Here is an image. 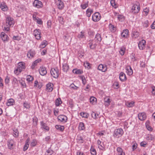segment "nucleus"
I'll return each instance as SVG.
<instances>
[{"label": "nucleus", "instance_id": "24", "mask_svg": "<svg viewBox=\"0 0 155 155\" xmlns=\"http://www.w3.org/2000/svg\"><path fill=\"white\" fill-rule=\"evenodd\" d=\"M129 31L127 29L124 30L121 33V36L124 38H127L128 36Z\"/></svg>", "mask_w": 155, "mask_h": 155}, {"label": "nucleus", "instance_id": "31", "mask_svg": "<svg viewBox=\"0 0 155 155\" xmlns=\"http://www.w3.org/2000/svg\"><path fill=\"white\" fill-rule=\"evenodd\" d=\"M97 143L98 145V148L100 150H103L104 149V147L101 144V142L99 140H97Z\"/></svg>", "mask_w": 155, "mask_h": 155}, {"label": "nucleus", "instance_id": "43", "mask_svg": "<svg viewBox=\"0 0 155 155\" xmlns=\"http://www.w3.org/2000/svg\"><path fill=\"white\" fill-rule=\"evenodd\" d=\"M12 83L14 85V86H18V81L15 77H13L12 78Z\"/></svg>", "mask_w": 155, "mask_h": 155}, {"label": "nucleus", "instance_id": "6", "mask_svg": "<svg viewBox=\"0 0 155 155\" xmlns=\"http://www.w3.org/2000/svg\"><path fill=\"white\" fill-rule=\"evenodd\" d=\"M101 18V15L98 12H96L93 14L92 16V20L94 22L99 21Z\"/></svg>", "mask_w": 155, "mask_h": 155}, {"label": "nucleus", "instance_id": "30", "mask_svg": "<svg viewBox=\"0 0 155 155\" xmlns=\"http://www.w3.org/2000/svg\"><path fill=\"white\" fill-rule=\"evenodd\" d=\"M101 38L100 35L99 34L97 33L96 35L95 38L93 40L97 41V43H98L101 41Z\"/></svg>", "mask_w": 155, "mask_h": 155}, {"label": "nucleus", "instance_id": "15", "mask_svg": "<svg viewBox=\"0 0 155 155\" xmlns=\"http://www.w3.org/2000/svg\"><path fill=\"white\" fill-rule=\"evenodd\" d=\"M1 37L2 40L4 42H7L8 41V37L4 32H2L1 34Z\"/></svg>", "mask_w": 155, "mask_h": 155}, {"label": "nucleus", "instance_id": "51", "mask_svg": "<svg viewBox=\"0 0 155 155\" xmlns=\"http://www.w3.org/2000/svg\"><path fill=\"white\" fill-rule=\"evenodd\" d=\"M91 153L92 155H96L97 153L95 149L91 146L90 149Z\"/></svg>", "mask_w": 155, "mask_h": 155}, {"label": "nucleus", "instance_id": "48", "mask_svg": "<svg viewBox=\"0 0 155 155\" xmlns=\"http://www.w3.org/2000/svg\"><path fill=\"white\" fill-rule=\"evenodd\" d=\"M21 71V70L19 69L17 67V68L15 69L14 71V73L15 74L17 75L20 73Z\"/></svg>", "mask_w": 155, "mask_h": 155}, {"label": "nucleus", "instance_id": "10", "mask_svg": "<svg viewBox=\"0 0 155 155\" xmlns=\"http://www.w3.org/2000/svg\"><path fill=\"white\" fill-rule=\"evenodd\" d=\"M58 119L59 122L65 123L67 121V117L64 115H60L58 117Z\"/></svg>", "mask_w": 155, "mask_h": 155}, {"label": "nucleus", "instance_id": "52", "mask_svg": "<svg viewBox=\"0 0 155 155\" xmlns=\"http://www.w3.org/2000/svg\"><path fill=\"white\" fill-rule=\"evenodd\" d=\"M37 141L35 139H33L30 143V145L31 147H34L37 144Z\"/></svg>", "mask_w": 155, "mask_h": 155}, {"label": "nucleus", "instance_id": "39", "mask_svg": "<svg viewBox=\"0 0 155 155\" xmlns=\"http://www.w3.org/2000/svg\"><path fill=\"white\" fill-rule=\"evenodd\" d=\"M34 86V87H35L38 88L40 89L42 85L41 84L38 83V81L36 80L35 81Z\"/></svg>", "mask_w": 155, "mask_h": 155}, {"label": "nucleus", "instance_id": "16", "mask_svg": "<svg viewBox=\"0 0 155 155\" xmlns=\"http://www.w3.org/2000/svg\"><path fill=\"white\" fill-rule=\"evenodd\" d=\"M39 71L40 74L42 76L46 75L47 73L46 68L45 67H40L39 69Z\"/></svg>", "mask_w": 155, "mask_h": 155}, {"label": "nucleus", "instance_id": "22", "mask_svg": "<svg viewBox=\"0 0 155 155\" xmlns=\"http://www.w3.org/2000/svg\"><path fill=\"white\" fill-rule=\"evenodd\" d=\"M0 8L4 11H5L8 10V8L6 3L4 2H2L0 4Z\"/></svg>", "mask_w": 155, "mask_h": 155}, {"label": "nucleus", "instance_id": "12", "mask_svg": "<svg viewBox=\"0 0 155 155\" xmlns=\"http://www.w3.org/2000/svg\"><path fill=\"white\" fill-rule=\"evenodd\" d=\"M146 43V41L144 40H142L140 41L138 44V47L140 50H142L145 48Z\"/></svg>", "mask_w": 155, "mask_h": 155}, {"label": "nucleus", "instance_id": "23", "mask_svg": "<svg viewBox=\"0 0 155 155\" xmlns=\"http://www.w3.org/2000/svg\"><path fill=\"white\" fill-rule=\"evenodd\" d=\"M19 69L21 70V71L25 68V64L23 62H20L18 63V66Z\"/></svg>", "mask_w": 155, "mask_h": 155}, {"label": "nucleus", "instance_id": "5", "mask_svg": "<svg viewBox=\"0 0 155 155\" xmlns=\"http://www.w3.org/2000/svg\"><path fill=\"white\" fill-rule=\"evenodd\" d=\"M97 42L93 39L89 40L88 42V46L91 49H95L97 46Z\"/></svg>", "mask_w": 155, "mask_h": 155}, {"label": "nucleus", "instance_id": "57", "mask_svg": "<svg viewBox=\"0 0 155 155\" xmlns=\"http://www.w3.org/2000/svg\"><path fill=\"white\" fill-rule=\"evenodd\" d=\"M117 18L118 19L121 21H123L125 20L124 17L123 15H119Z\"/></svg>", "mask_w": 155, "mask_h": 155}, {"label": "nucleus", "instance_id": "2", "mask_svg": "<svg viewBox=\"0 0 155 155\" xmlns=\"http://www.w3.org/2000/svg\"><path fill=\"white\" fill-rule=\"evenodd\" d=\"M50 73L51 76L55 78H58L60 74L58 69L57 68H51Z\"/></svg>", "mask_w": 155, "mask_h": 155}, {"label": "nucleus", "instance_id": "44", "mask_svg": "<svg viewBox=\"0 0 155 155\" xmlns=\"http://www.w3.org/2000/svg\"><path fill=\"white\" fill-rule=\"evenodd\" d=\"M154 139V137L151 134H147L146 137V139L149 141H151Z\"/></svg>", "mask_w": 155, "mask_h": 155}, {"label": "nucleus", "instance_id": "36", "mask_svg": "<svg viewBox=\"0 0 155 155\" xmlns=\"http://www.w3.org/2000/svg\"><path fill=\"white\" fill-rule=\"evenodd\" d=\"M139 36V33L138 32L135 31H133L132 35V37L133 38H137Z\"/></svg>", "mask_w": 155, "mask_h": 155}, {"label": "nucleus", "instance_id": "11", "mask_svg": "<svg viewBox=\"0 0 155 155\" xmlns=\"http://www.w3.org/2000/svg\"><path fill=\"white\" fill-rule=\"evenodd\" d=\"M35 54L36 52L34 50L31 49L28 51L27 56L28 58H32L34 57Z\"/></svg>", "mask_w": 155, "mask_h": 155}, {"label": "nucleus", "instance_id": "62", "mask_svg": "<svg viewBox=\"0 0 155 155\" xmlns=\"http://www.w3.org/2000/svg\"><path fill=\"white\" fill-rule=\"evenodd\" d=\"M58 19L60 23L62 24L63 23L64 19L61 16H59L58 17Z\"/></svg>", "mask_w": 155, "mask_h": 155}, {"label": "nucleus", "instance_id": "53", "mask_svg": "<svg viewBox=\"0 0 155 155\" xmlns=\"http://www.w3.org/2000/svg\"><path fill=\"white\" fill-rule=\"evenodd\" d=\"M34 80L33 77L30 76V75H28L27 77V81L28 82H31L33 81Z\"/></svg>", "mask_w": 155, "mask_h": 155}, {"label": "nucleus", "instance_id": "45", "mask_svg": "<svg viewBox=\"0 0 155 155\" xmlns=\"http://www.w3.org/2000/svg\"><path fill=\"white\" fill-rule=\"evenodd\" d=\"M23 106L24 108L26 109H29L30 107V105L28 102L25 101L23 103Z\"/></svg>", "mask_w": 155, "mask_h": 155}, {"label": "nucleus", "instance_id": "8", "mask_svg": "<svg viewBox=\"0 0 155 155\" xmlns=\"http://www.w3.org/2000/svg\"><path fill=\"white\" fill-rule=\"evenodd\" d=\"M14 143L15 142L13 140H8L7 141V145L8 148L11 150L13 149Z\"/></svg>", "mask_w": 155, "mask_h": 155}, {"label": "nucleus", "instance_id": "4", "mask_svg": "<svg viewBox=\"0 0 155 155\" xmlns=\"http://www.w3.org/2000/svg\"><path fill=\"white\" fill-rule=\"evenodd\" d=\"M140 5L138 3L134 4L132 7L130 11V12L133 14L138 13L140 10Z\"/></svg>", "mask_w": 155, "mask_h": 155}, {"label": "nucleus", "instance_id": "37", "mask_svg": "<svg viewBox=\"0 0 155 155\" xmlns=\"http://www.w3.org/2000/svg\"><path fill=\"white\" fill-rule=\"evenodd\" d=\"M78 128L81 130H84L85 128L84 124L83 122H80L79 123Z\"/></svg>", "mask_w": 155, "mask_h": 155}, {"label": "nucleus", "instance_id": "1", "mask_svg": "<svg viewBox=\"0 0 155 155\" xmlns=\"http://www.w3.org/2000/svg\"><path fill=\"white\" fill-rule=\"evenodd\" d=\"M6 25L4 27L5 30L8 31L9 30V27L14 24L13 19L10 16L8 17L6 20Z\"/></svg>", "mask_w": 155, "mask_h": 155}, {"label": "nucleus", "instance_id": "26", "mask_svg": "<svg viewBox=\"0 0 155 155\" xmlns=\"http://www.w3.org/2000/svg\"><path fill=\"white\" fill-rule=\"evenodd\" d=\"M104 101L105 106H107L110 105L111 102V100L108 97H106L104 99Z\"/></svg>", "mask_w": 155, "mask_h": 155}, {"label": "nucleus", "instance_id": "55", "mask_svg": "<svg viewBox=\"0 0 155 155\" xmlns=\"http://www.w3.org/2000/svg\"><path fill=\"white\" fill-rule=\"evenodd\" d=\"M96 99L94 97H91L90 99V102L92 104H94L95 102Z\"/></svg>", "mask_w": 155, "mask_h": 155}, {"label": "nucleus", "instance_id": "64", "mask_svg": "<svg viewBox=\"0 0 155 155\" xmlns=\"http://www.w3.org/2000/svg\"><path fill=\"white\" fill-rule=\"evenodd\" d=\"M46 151L48 153V155H51L53 152V151L52 150L49 149L47 150Z\"/></svg>", "mask_w": 155, "mask_h": 155}, {"label": "nucleus", "instance_id": "54", "mask_svg": "<svg viewBox=\"0 0 155 155\" xmlns=\"http://www.w3.org/2000/svg\"><path fill=\"white\" fill-rule=\"evenodd\" d=\"M110 2L111 5L113 7L115 8H116L117 7V5L115 3V1L114 0H111Z\"/></svg>", "mask_w": 155, "mask_h": 155}, {"label": "nucleus", "instance_id": "61", "mask_svg": "<svg viewBox=\"0 0 155 155\" xmlns=\"http://www.w3.org/2000/svg\"><path fill=\"white\" fill-rule=\"evenodd\" d=\"M147 144V143L146 141H142L140 143V145L141 147H146V145Z\"/></svg>", "mask_w": 155, "mask_h": 155}, {"label": "nucleus", "instance_id": "21", "mask_svg": "<svg viewBox=\"0 0 155 155\" xmlns=\"http://www.w3.org/2000/svg\"><path fill=\"white\" fill-rule=\"evenodd\" d=\"M53 84L51 83H48L46 85V90L48 92H51L53 90Z\"/></svg>", "mask_w": 155, "mask_h": 155}, {"label": "nucleus", "instance_id": "17", "mask_svg": "<svg viewBox=\"0 0 155 155\" xmlns=\"http://www.w3.org/2000/svg\"><path fill=\"white\" fill-rule=\"evenodd\" d=\"M32 17L33 20L36 21L38 24L39 25H41L42 24L43 22L38 17H37L36 15L33 14L32 16Z\"/></svg>", "mask_w": 155, "mask_h": 155}, {"label": "nucleus", "instance_id": "28", "mask_svg": "<svg viewBox=\"0 0 155 155\" xmlns=\"http://www.w3.org/2000/svg\"><path fill=\"white\" fill-rule=\"evenodd\" d=\"M89 2H83L81 5V7L82 9H85L88 6Z\"/></svg>", "mask_w": 155, "mask_h": 155}, {"label": "nucleus", "instance_id": "58", "mask_svg": "<svg viewBox=\"0 0 155 155\" xmlns=\"http://www.w3.org/2000/svg\"><path fill=\"white\" fill-rule=\"evenodd\" d=\"M143 12L145 13V14L144 15L145 16H147L148 15L149 12V8H146L143 10Z\"/></svg>", "mask_w": 155, "mask_h": 155}, {"label": "nucleus", "instance_id": "13", "mask_svg": "<svg viewBox=\"0 0 155 155\" xmlns=\"http://www.w3.org/2000/svg\"><path fill=\"white\" fill-rule=\"evenodd\" d=\"M33 4L34 6L37 8H40L42 6L41 2L38 0H35Z\"/></svg>", "mask_w": 155, "mask_h": 155}, {"label": "nucleus", "instance_id": "29", "mask_svg": "<svg viewBox=\"0 0 155 155\" xmlns=\"http://www.w3.org/2000/svg\"><path fill=\"white\" fill-rule=\"evenodd\" d=\"M15 103V101L12 98H10L8 99V101L6 104L8 106H10L13 105Z\"/></svg>", "mask_w": 155, "mask_h": 155}, {"label": "nucleus", "instance_id": "47", "mask_svg": "<svg viewBox=\"0 0 155 155\" xmlns=\"http://www.w3.org/2000/svg\"><path fill=\"white\" fill-rule=\"evenodd\" d=\"M62 101L60 98H58L55 100V104L56 106H58L59 105L61 104Z\"/></svg>", "mask_w": 155, "mask_h": 155}, {"label": "nucleus", "instance_id": "34", "mask_svg": "<svg viewBox=\"0 0 155 155\" xmlns=\"http://www.w3.org/2000/svg\"><path fill=\"white\" fill-rule=\"evenodd\" d=\"M134 103L135 102L134 101H131L130 102L127 101L126 102L125 104L128 107H131L134 106Z\"/></svg>", "mask_w": 155, "mask_h": 155}, {"label": "nucleus", "instance_id": "19", "mask_svg": "<svg viewBox=\"0 0 155 155\" xmlns=\"http://www.w3.org/2000/svg\"><path fill=\"white\" fill-rule=\"evenodd\" d=\"M126 72L127 74L130 76L133 74V70L130 66H128L126 67Z\"/></svg>", "mask_w": 155, "mask_h": 155}, {"label": "nucleus", "instance_id": "60", "mask_svg": "<svg viewBox=\"0 0 155 155\" xmlns=\"http://www.w3.org/2000/svg\"><path fill=\"white\" fill-rule=\"evenodd\" d=\"M151 93L153 96H155V87L153 85L151 86Z\"/></svg>", "mask_w": 155, "mask_h": 155}, {"label": "nucleus", "instance_id": "27", "mask_svg": "<svg viewBox=\"0 0 155 155\" xmlns=\"http://www.w3.org/2000/svg\"><path fill=\"white\" fill-rule=\"evenodd\" d=\"M93 12V10L91 8H88L87 9L86 11V16L89 17H90L91 14Z\"/></svg>", "mask_w": 155, "mask_h": 155}, {"label": "nucleus", "instance_id": "7", "mask_svg": "<svg viewBox=\"0 0 155 155\" xmlns=\"http://www.w3.org/2000/svg\"><path fill=\"white\" fill-rule=\"evenodd\" d=\"M41 31L40 29H35L34 31V35L36 38L40 40L41 37Z\"/></svg>", "mask_w": 155, "mask_h": 155}, {"label": "nucleus", "instance_id": "33", "mask_svg": "<svg viewBox=\"0 0 155 155\" xmlns=\"http://www.w3.org/2000/svg\"><path fill=\"white\" fill-rule=\"evenodd\" d=\"M118 155H125V153L123 149L120 147H118L117 149Z\"/></svg>", "mask_w": 155, "mask_h": 155}, {"label": "nucleus", "instance_id": "3", "mask_svg": "<svg viewBox=\"0 0 155 155\" xmlns=\"http://www.w3.org/2000/svg\"><path fill=\"white\" fill-rule=\"evenodd\" d=\"M124 133V132L122 128L116 129L114 131L113 136L114 137H121Z\"/></svg>", "mask_w": 155, "mask_h": 155}, {"label": "nucleus", "instance_id": "14", "mask_svg": "<svg viewBox=\"0 0 155 155\" xmlns=\"http://www.w3.org/2000/svg\"><path fill=\"white\" fill-rule=\"evenodd\" d=\"M56 3L59 9H62L64 7V4L61 0H56Z\"/></svg>", "mask_w": 155, "mask_h": 155}, {"label": "nucleus", "instance_id": "35", "mask_svg": "<svg viewBox=\"0 0 155 155\" xmlns=\"http://www.w3.org/2000/svg\"><path fill=\"white\" fill-rule=\"evenodd\" d=\"M109 28L110 31L112 32H115L116 30V27L111 24L109 25Z\"/></svg>", "mask_w": 155, "mask_h": 155}, {"label": "nucleus", "instance_id": "40", "mask_svg": "<svg viewBox=\"0 0 155 155\" xmlns=\"http://www.w3.org/2000/svg\"><path fill=\"white\" fill-rule=\"evenodd\" d=\"M47 42L46 40L43 41L41 45H40L39 47L41 48H43L47 45Z\"/></svg>", "mask_w": 155, "mask_h": 155}, {"label": "nucleus", "instance_id": "63", "mask_svg": "<svg viewBox=\"0 0 155 155\" xmlns=\"http://www.w3.org/2000/svg\"><path fill=\"white\" fill-rule=\"evenodd\" d=\"M84 32L82 31H81L80 34H79L78 35V37L79 38H83L84 36Z\"/></svg>", "mask_w": 155, "mask_h": 155}, {"label": "nucleus", "instance_id": "50", "mask_svg": "<svg viewBox=\"0 0 155 155\" xmlns=\"http://www.w3.org/2000/svg\"><path fill=\"white\" fill-rule=\"evenodd\" d=\"M69 68L68 65L66 64H64L63 65V70L64 72H67Z\"/></svg>", "mask_w": 155, "mask_h": 155}, {"label": "nucleus", "instance_id": "42", "mask_svg": "<svg viewBox=\"0 0 155 155\" xmlns=\"http://www.w3.org/2000/svg\"><path fill=\"white\" fill-rule=\"evenodd\" d=\"M13 136L15 137H17L19 136V132L18 130L15 128L13 130Z\"/></svg>", "mask_w": 155, "mask_h": 155}, {"label": "nucleus", "instance_id": "25", "mask_svg": "<svg viewBox=\"0 0 155 155\" xmlns=\"http://www.w3.org/2000/svg\"><path fill=\"white\" fill-rule=\"evenodd\" d=\"M41 128L46 130V131H48L49 130V127L47 126V125L44 123L43 121H41L40 122Z\"/></svg>", "mask_w": 155, "mask_h": 155}, {"label": "nucleus", "instance_id": "41", "mask_svg": "<svg viewBox=\"0 0 155 155\" xmlns=\"http://www.w3.org/2000/svg\"><path fill=\"white\" fill-rule=\"evenodd\" d=\"M55 128L59 130L63 131L64 130V127L63 126L60 125H56L55 126Z\"/></svg>", "mask_w": 155, "mask_h": 155}, {"label": "nucleus", "instance_id": "18", "mask_svg": "<svg viewBox=\"0 0 155 155\" xmlns=\"http://www.w3.org/2000/svg\"><path fill=\"white\" fill-rule=\"evenodd\" d=\"M138 116L139 119L141 121L145 120L147 117L146 115L144 112L139 113Z\"/></svg>", "mask_w": 155, "mask_h": 155}, {"label": "nucleus", "instance_id": "32", "mask_svg": "<svg viewBox=\"0 0 155 155\" xmlns=\"http://www.w3.org/2000/svg\"><path fill=\"white\" fill-rule=\"evenodd\" d=\"M41 61V59H38L35 61L33 63L32 66H31L32 69H34L35 68V67L37 65L38 63L40 62Z\"/></svg>", "mask_w": 155, "mask_h": 155}, {"label": "nucleus", "instance_id": "38", "mask_svg": "<svg viewBox=\"0 0 155 155\" xmlns=\"http://www.w3.org/2000/svg\"><path fill=\"white\" fill-rule=\"evenodd\" d=\"M73 72L76 74H81L83 73V71L80 69H74Z\"/></svg>", "mask_w": 155, "mask_h": 155}, {"label": "nucleus", "instance_id": "46", "mask_svg": "<svg viewBox=\"0 0 155 155\" xmlns=\"http://www.w3.org/2000/svg\"><path fill=\"white\" fill-rule=\"evenodd\" d=\"M80 115L83 117L87 118L89 116L88 114L84 112H81L80 113Z\"/></svg>", "mask_w": 155, "mask_h": 155}, {"label": "nucleus", "instance_id": "49", "mask_svg": "<svg viewBox=\"0 0 155 155\" xmlns=\"http://www.w3.org/2000/svg\"><path fill=\"white\" fill-rule=\"evenodd\" d=\"M125 50V48L124 47L120 48L119 51V53L120 54L122 55H124V54Z\"/></svg>", "mask_w": 155, "mask_h": 155}, {"label": "nucleus", "instance_id": "20", "mask_svg": "<svg viewBox=\"0 0 155 155\" xmlns=\"http://www.w3.org/2000/svg\"><path fill=\"white\" fill-rule=\"evenodd\" d=\"M119 78L121 81H124L127 80V78L125 74L123 72L120 73L119 75Z\"/></svg>", "mask_w": 155, "mask_h": 155}, {"label": "nucleus", "instance_id": "59", "mask_svg": "<svg viewBox=\"0 0 155 155\" xmlns=\"http://www.w3.org/2000/svg\"><path fill=\"white\" fill-rule=\"evenodd\" d=\"M70 88H73V89L75 90H77L78 88V87L76 86L73 84H72L70 85Z\"/></svg>", "mask_w": 155, "mask_h": 155}, {"label": "nucleus", "instance_id": "9", "mask_svg": "<svg viewBox=\"0 0 155 155\" xmlns=\"http://www.w3.org/2000/svg\"><path fill=\"white\" fill-rule=\"evenodd\" d=\"M97 69L102 72H105L107 71V67L106 65L100 64L98 66Z\"/></svg>", "mask_w": 155, "mask_h": 155}, {"label": "nucleus", "instance_id": "56", "mask_svg": "<svg viewBox=\"0 0 155 155\" xmlns=\"http://www.w3.org/2000/svg\"><path fill=\"white\" fill-rule=\"evenodd\" d=\"M91 116L94 119H96L97 118V117L98 115L95 112H93L91 114Z\"/></svg>", "mask_w": 155, "mask_h": 155}]
</instances>
